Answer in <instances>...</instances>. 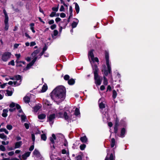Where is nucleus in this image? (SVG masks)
Instances as JSON below:
<instances>
[{"mask_svg":"<svg viewBox=\"0 0 160 160\" xmlns=\"http://www.w3.org/2000/svg\"><path fill=\"white\" fill-rule=\"evenodd\" d=\"M86 147V145L84 144H83L80 145V148L81 150H84Z\"/></svg>","mask_w":160,"mask_h":160,"instance_id":"40","label":"nucleus"},{"mask_svg":"<svg viewBox=\"0 0 160 160\" xmlns=\"http://www.w3.org/2000/svg\"><path fill=\"white\" fill-rule=\"evenodd\" d=\"M119 119L117 117L115 121V124L114 127V132L116 134L118 132V127L119 126Z\"/></svg>","mask_w":160,"mask_h":160,"instance_id":"5","label":"nucleus"},{"mask_svg":"<svg viewBox=\"0 0 160 160\" xmlns=\"http://www.w3.org/2000/svg\"><path fill=\"white\" fill-rule=\"evenodd\" d=\"M115 157L113 156V154L111 153L110 154L109 158H108L106 156L104 160H115Z\"/></svg>","mask_w":160,"mask_h":160,"instance_id":"12","label":"nucleus"},{"mask_svg":"<svg viewBox=\"0 0 160 160\" xmlns=\"http://www.w3.org/2000/svg\"><path fill=\"white\" fill-rule=\"evenodd\" d=\"M92 69L94 75L95 83L96 85H100L102 81V78H101L98 75L99 69L96 64H95L92 67Z\"/></svg>","mask_w":160,"mask_h":160,"instance_id":"2","label":"nucleus"},{"mask_svg":"<svg viewBox=\"0 0 160 160\" xmlns=\"http://www.w3.org/2000/svg\"><path fill=\"white\" fill-rule=\"evenodd\" d=\"M12 65V66H14L15 65L14 61L13 60H12L10 62H9L8 63V65Z\"/></svg>","mask_w":160,"mask_h":160,"instance_id":"47","label":"nucleus"},{"mask_svg":"<svg viewBox=\"0 0 160 160\" xmlns=\"http://www.w3.org/2000/svg\"><path fill=\"white\" fill-rule=\"evenodd\" d=\"M48 89V86L46 84H44L42 88L41 92H45Z\"/></svg>","mask_w":160,"mask_h":160,"instance_id":"17","label":"nucleus"},{"mask_svg":"<svg viewBox=\"0 0 160 160\" xmlns=\"http://www.w3.org/2000/svg\"><path fill=\"white\" fill-rule=\"evenodd\" d=\"M8 19H4V23L5 27L4 30L5 31H7L8 29L9 25L8 23Z\"/></svg>","mask_w":160,"mask_h":160,"instance_id":"11","label":"nucleus"},{"mask_svg":"<svg viewBox=\"0 0 160 160\" xmlns=\"http://www.w3.org/2000/svg\"><path fill=\"white\" fill-rule=\"evenodd\" d=\"M92 61H94V62H99L98 59L97 57L94 58H94L92 59Z\"/></svg>","mask_w":160,"mask_h":160,"instance_id":"52","label":"nucleus"},{"mask_svg":"<svg viewBox=\"0 0 160 160\" xmlns=\"http://www.w3.org/2000/svg\"><path fill=\"white\" fill-rule=\"evenodd\" d=\"M34 59L32 60L30 62L31 63L32 65H33L36 61L37 60L38 57H34Z\"/></svg>","mask_w":160,"mask_h":160,"instance_id":"43","label":"nucleus"},{"mask_svg":"<svg viewBox=\"0 0 160 160\" xmlns=\"http://www.w3.org/2000/svg\"><path fill=\"white\" fill-rule=\"evenodd\" d=\"M80 114V112L79 109L78 108H76L75 110L74 115L77 116Z\"/></svg>","mask_w":160,"mask_h":160,"instance_id":"31","label":"nucleus"},{"mask_svg":"<svg viewBox=\"0 0 160 160\" xmlns=\"http://www.w3.org/2000/svg\"><path fill=\"white\" fill-rule=\"evenodd\" d=\"M94 51V50L93 49H91L89 52L88 53V57L89 58L90 57L91 58V60H92V59L94 58V55L93 53V52Z\"/></svg>","mask_w":160,"mask_h":160,"instance_id":"8","label":"nucleus"},{"mask_svg":"<svg viewBox=\"0 0 160 160\" xmlns=\"http://www.w3.org/2000/svg\"><path fill=\"white\" fill-rule=\"evenodd\" d=\"M6 128L10 130L12 129L13 127L11 125L8 124L7 125Z\"/></svg>","mask_w":160,"mask_h":160,"instance_id":"45","label":"nucleus"},{"mask_svg":"<svg viewBox=\"0 0 160 160\" xmlns=\"http://www.w3.org/2000/svg\"><path fill=\"white\" fill-rule=\"evenodd\" d=\"M16 140L17 141H19V140H21V138L18 135L16 137Z\"/></svg>","mask_w":160,"mask_h":160,"instance_id":"61","label":"nucleus"},{"mask_svg":"<svg viewBox=\"0 0 160 160\" xmlns=\"http://www.w3.org/2000/svg\"><path fill=\"white\" fill-rule=\"evenodd\" d=\"M106 63L108 71H110V69H111V68L110 66L109 60L106 61Z\"/></svg>","mask_w":160,"mask_h":160,"instance_id":"37","label":"nucleus"},{"mask_svg":"<svg viewBox=\"0 0 160 160\" xmlns=\"http://www.w3.org/2000/svg\"><path fill=\"white\" fill-rule=\"evenodd\" d=\"M0 138L4 140H6L7 139V136L4 133H0Z\"/></svg>","mask_w":160,"mask_h":160,"instance_id":"24","label":"nucleus"},{"mask_svg":"<svg viewBox=\"0 0 160 160\" xmlns=\"http://www.w3.org/2000/svg\"><path fill=\"white\" fill-rule=\"evenodd\" d=\"M63 117L65 120H68L69 117V116L68 115V113L66 112H64Z\"/></svg>","mask_w":160,"mask_h":160,"instance_id":"26","label":"nucleus"},{"mask_svg":"<svg viewBox=\"0 0 160 160\" xmlns=\"http://www.w3.org/2000/svg\"><path fill=\"white\" fill-rule=\"evenodd\" d=\"M66 14L63 12L61 13L60 14V16L62 18H64L66 17Z\"/></svg>","mask_w":160,"mask_h":160,"instance_id":"57","label":"nucleus"},{"mask_svg":"<svg viewBox=\"0 0 160 160\" xmlns=\"http://www.w3.org/2000/svg\"><path fill=\"white\" fill-rule=\"evenodd\" d=\"M59 11L60 12H64L65 11V8L63 5L61 6V8L59 9Z\"/></svg>","mask_w":160,"mask_h":160,"instance_id":"55","label":"nucleus"},{"mask_svg":"<svg viewBox=\"0 0 160 160\" xmlns=\"http://www.w3.org/2000/svg\"><path fill=\"white\" fill-rule=\"evenodd\" d=\"M78 23V22H75L73 21L71 24L72 28H76L77 26Z\"/></svg>","mask_w":160,"mask_h":160,"instance_id":"34","label":"nucleus"},{"mask_svg":"<svg viewBox=\"0 0 160 160\" xmlns=\"http://www.w3.org/2000/svg\"><path fill=\"white\" fill-rule=\"evenodd\" d=\"M80 140L83 143H86L88 141V138L85 135L81 137L80 138Z\"/></svg>","mask_w":160,"mask_h":160,"instance_id":"14","label":"nucleus"},{"mask_svg":"<svg viewBox=\"0 0 160 160\" xmlns=\"http://www.w3.org/2000/svg\"><path fill=\"white\" fill-rule=\"evenodd\" d=\"M66 90L65 87L62 86H60L56 87L50 93L51 98L53 99V94L55 96L58 98H60L62 100H64L66 97Z\"/></svg>","mask_w":160,"mask_h":160,"instance_id":"1","label":"nucleus"},{"mask_svg":"<svg viewBox=\"0 0 160 160\" xmlns=\"http://www.w3.org/2000/svg\"><path fill=\"white\" fill-rule=\"evenodd\" d=\"M22 144V141H19L16 142L15 143V148H19Z\"/></svg>","mask_w":160,"mask_h":160,"instance_id":"10","label":"nucleus"},{"mask_svg":"<svg viewBox=\"0 0 160 160\" xmlns=\"http://www.w3.org/2000/svg\"><path fill=\"white\" fill-rule=\"evenodd\" d=\"M58 10V7H53L52 8V10L54 11V12H57Z\"/></svg>","mask_w":160,"mask_h":160,"instance_id":"48","label":"nucleus"},{"mask_svg":"<svg viewBox=\"0 0 160 160\" xmlns=\"http://www.w3.org/2000/svg\"><path fill=\"white\" fill-rule=\"evenodd\" d=\"M58 34V31L57 30H54L53 31V34H52V38L53 37V36H57Z\"/></svg>","mask_w":160,"mask_h":160,"instance_id":"39","label":"nucleus"},{"mask_svg":"<svg viewBox=\"0 0 160 160\" xmlns=\"http://www.w3.org/2000/svg\"><path fill=\"white\" fill-rule=\"evenodd\" d=\"M74 4H75V9L76 11V12L77 14H78L79 12L80 8L78 4L76 2H74Z\"/></svg>","mask_w":160,"mask_h":160,"instance_id":"22","label":"nucleus"},{"mask_svg":"<svg viewBox=\"0 0 160 160\" xmlns=\"http://www.w3.org/2000/svg\"><path fill=\"white\" fill-rule=\"evenodd\" d=\"M55 118V114L53 113L50 114L48 117H47L48 120L50 122H52V123L53 122V120Z\"/></svg>","mask_w":160,"mask_h":160,"instance_id":"6","label":"nucleus"},{"mask_svg":"<svg viewBox=\"0 0 160 160\" xmlns=\"http://www.w3.org/2000/svg\"><path fill=\"white\" fill-rule=\"evenodd\" d=\"M3 12L5 15V19H8V17L5 9L3 10Z\"/></svg>","mask_w":160,"mask_h":160,"instance_id":"35","label":"nucleus"},{"mask_svg":"<svg viewBox=\"0 0 160 160\" xmlns=\"http://www.w3.org/2000/svg\"><path fill=\"white\" fill-rule=\"evenodd\" d=\"M104 75L105 76H107L109 73L111 74L112 73V70L111 69H110V71H108V69L107 70H105L104 71Z\"/></svg>","mask_w":160,"mask_h":160,"instance_id":"27","label":"nucleus"},{"mask_svg":"<svg viewBox=\"0 0 160 160\" xmlns=\"http://www.w3.org/2000/svg\"><path fill=\"white\" fill-rule=\"evenodd\" d=\"M11 53L9 52H5L2 56V60L4 62L7 61L8 59L11 58Z\"/></svg>","mask_w":160,"mask_h":160,"instance_id":"4","label":"nucleus"},{"mask_svg":"<svg viewBox=\"0 0 160 160\" xmlns=\"http://www.w3.org/2000/svg\"><path fill=\"white\" fill-rule=\"evenodd\" d=\"M57 26L55 24H53L52 25H51L50 26V28L52 30H53L54 29L56 28Z\"/></svg>","mask_w":160,"mask_h":160,"instance_id":"53","label":"nucleus"},{"mask_svg":"<svg viewBox=\"0 0 160 160\" xmlns=\"http://www.w3.org/2000/svg\"><path fill=\"white\" fill-rule=\"evenodd\" d=\"M6 91L8 96H11L12 95L13 92L12 91H9L8 90H6Z\"/></svg>","mask_w":160,"mask_h":160,"instance_id":"42","label":"nucleus"},{"mask_svg":"<svg viewBox=\"0 0 160 160\" xmlns=\"http://www.w3.org/2000/svg\"><path fill=\"white\" fill-rule=\"evenodd\" d=\"M24 126H25L26 128L27 129H29V126L28 124L25 123L24 124Z\"/></svg>","mask_w":160,"mask_h":160,"instance_id":"58","label":"nucleus"},{"mask_svg":"<svg viewBox=\"0 0 160 160\" xmlns=\"http://www.w3.org/2000/svg\"><path fill=\"white\" fill-rule=\"evenodd\" d=\"M15 79L16 80H21L22 78V76L20 75H16L14 76Z\"/></svg>","mask_w":160,"mask_h":160,"instance_id":"30","label":"nucleus"},{"mask_svg":"<svg viewBox=\"0 0 160 160\" xmlns=\"http://www.w3.org/2000/svg\"><path fill=\"white\" fill-rule=\"evenodd\" d=\"M21 121L22 122H24L25 121V120L27 119L26 116L25 115H22L21 116Z\"/></svg>","mask_w":160,"mask_h":160,"instance_id":"41","label":"nucleus"},{"mask_svg":"<svg viewBox=\"0 0 160 160\" xmlns=\"http://www.w3.org/2000/svg\"><path fill=\"white\" fill-rule=\"evenodd\" d=\"M55 22L56 23H58L61 20V19L59 18H57L55 19Z\"/></svg>","mask_w":160,"mask_h":160,"instance_id":"59","label":"nucleus"},{"mask_svg":"<svg viewBox=\"0 0 160 160\" xmlns=\"http://www.w3.org/2000/svg\"><path fill=\"white\" fill-rule=\"evenodd\" d=\"M47 138L46 134L44 133L42 134L41 135V139L42 140L46 141Z\"/></svg>","mask_w":160,"mask_h":160,"instance_id":"32","label":"nucleus"},{"mask_svg":"<svg viewBox=\"0 0 160 160\" xmlns=\"http://www.w3.org/2000/svg\"><path fill=\"white\" fill-rule=\"evenodd\" d=\"M40 50L39 49H37L34 50L31 54V55L32 57H35L36 55L39 53Z\"/></svg>","mask_w":160,"mask_h":160,"instance_id":"20","label":"nucleus"},{"mask_svg":"<svg viewBox=\"0 0 160 160\" xmlns=\"http://www.w3.org/2000/svg\"><path fill=\"white\" fill-rule=\"evenodd\" d=\"M3 112L2 113V116L4 118H6L8 116L7 112L8 111L7 109H4L2 111Z\"/></svg>","mask_w":160,"mask_h":160,"instance_id":"16","label":"nucleus"},{"mask_svg":"<svg viewBox=\"0 0 160 160\" xmlns=\"http://www.w3.org/2000/svg\"><path fill=\"white\" fill-rule=\"evenodd\" d=\"M32 65H33L30 62L27 65V66L25 68H23V71L22 72H23L24 71H26L29 69Z\"/></svg>","mask_w":160,"mask_h":160,"instance_id":"15","label":"nucleus"},{"mask_svg":"<svg viewBox=\"0 0 160 160\" xmlns=\"http://www.w3.org/2000/svg\"><path fill=\"white\" fill-rule=\"evenodd\" d=\"M99 106L100 109H102L105 108V105L102 102L99 104Z\"/></svg>","mask_w":160,"mask_h":160,"instance_id":"29","label":"nucleus"},{"mask_svg":"<svg viewBox=\"0 0 160 160\" xmlns=\"http://www.w3.org/2000/svg\"><path fill=\"white\" fill-rule=\"evenodd\" d=\"M15 106V104L13 102H12L9 105L10 108H13Z\"/></svg>","mask_w":160,"mask_h":160,"instance_id":"51","label":"nucleus"},{"mask_svg":"<svg viewBox=\"0 0 160 160\" xmlns=\"http://www.w3.org/2000/svg\"><path fill=\"white\" fill-rule=\"evenodd\" d=\"M56 15V12H52L50 14L49 16L51 17H54Z\"/></svg>","mask_w":160,"mask_h":160,"instance_id":"50","label":"nucleus"},{"mask_svg":"<svg viewBox=\"0 0 160 160\" xmlns=\"http://www.w3.org/2000/svg\"><path fill=\"white\" fill-rule=\"evenodd\" d=\"M117 96V92L115 90H113L112 91V98L113 99H115Z\"/></svg>","mask_w":160,"mask_h":160,"instance_id":"33","label":"nucleus"},{"mask_svg":"<svg viewBox=\"0 0 160 160\" xmlns=\"http://www.w3.org/2000/svg\"><path fill=\"white\" fill-rule=\"evenodd\" d=\"M64 113L62 112H60L58 113V115L60 116L61 118H62L63 117Z\"/></svg>","mask_w":160,"mask_h":160,"instance_id":"63","label":"nucleus"},{"mask_svg":"<svg viewBox=\"0 0 160 160\" xmlns=\"http://www.w3.org/2000/svg\"><path fill=\"white\" fill-rule=\"evenodd\" d=\"M4 132L6 134H8L9 133V132L5 128H2L0 129V132Z\"/></svg>","mask_w":160,"mask_h":160,"instance_id":"36","label":"nucleus"},{"mask_svg":"<svg viewBox=\"0 0 160 160\" xmlns=\"http://www.w3.org/2000/svg\"><path fill=\"white\" fill-rule=\"evenodd\" d=\"M21 44L20 43H15L13 45V48L14 49L17 48L18 46Z\"/></svg>","mask_w":160,"mask_h":160,"instance_id":"54","label":"nucleus"},{"mask_svg":"<svg viewBox=\"0 0 160 160\" xmlns=\"http://www.w3.org/2000/svg\"><path fill=\"white\" fill-rule=\"evenodd\" d=\"M17 4H18V5L20 7H22L23 5V3L21 1L18 2L17 3Z\"/></svg>","mask_w":160,"mask_h":160,"instance_id":"60","label":"nucleus"},{"mask_svg":"<svg viewBox=\"0 0 160 160\" xmlns=\"http://www.w3.org/2000/svg\"><path fill=\"white\" fill-rule=\"evenodd\" d=\"M46 115L45 114H41L38 116V118L39 119L42 120L46 118Z\"/></svg>","mask_w":160,"mask_h":160,"instance_id":"21","label":"nucleus"},{"mask_svg":"<svg viewBox=\"0 0 160 160\" xmlns=\"http://www.w3.org/2000/svg\"><path fill=\"white\" fill-rule=\"evenodd\" d=\"M41 107L38 105H36L33 107V111L34 112H36Z\"/></svg>","mask_w":160,"mask_h":160,"instance_id":"23","label":"nucleus"},{"mask_svg":"<svg viewBox=\"0 0 160 160\" xmlns=\"http://www.w3.org/2000/svg\"><path fill=\"white\" fill-rule=\"evenodd\" d=\"M115 142H116L115 139L114 138H112L111 139V148H112L114 146L115 144Z\"/></svg>","mask_w":160,"mask_h":160,"instance_id":"25","label":"nucleus"},{"mask_svg":"<svg viewBox=\"0 0 160 160\" xmlns=\"http://www.w3.org/2000/svg\"><path fill=\"white\" fill-rule=\"evenodd\" d=\"M33 154L37 158H39L41 156V154L39 151L35 149L33 152Z\"/></svg>","mask_w":160,"mask_h":160,"instance_id":"9","label":"nucleus"},{"mask_svg":"<svg viewBox=\"0 0 160 160\" xmlns=\"http://www.w3.org/2000/svg\"><path fill=\"white\" fill-rule=\"evenodd\" d=\"M77 160H82V157L80 155H78L76 157Z\"/></svg>","mask_w":160,"mask_h":160,"instance_id":"49","label":"nucleus"},{"mask_svg":"<svg viewBox=\"0 0 160 160\" xmlns=\"http://www.w3.org/2000/svg\"><path fill=\"white\" fill-rule=\"evenodd\" d=\"M103 83L105 85H107L108 84V81L107 79L106 78V77L104 76H103Z\"/></svg>","mask_w":160,"mask_h":160,"instance_id":"38","label":"nucleus"},{"mask_svg":"<svg viewBox=\"0 0 160 160\" xmlns=\"http://www.w3.org/2000/svg\"><path fill=\"white\" fill-rule=\"evenodd\" d=\"M23 100L25 103H28L30 102V98L28 96H26L24 97Z\"/></svg>","mask_w":160,"mask_h":160,"instance_id":"19","label":"nucleus"},{"mask_svg":"<svg viewBox=\"0 0 160 160\" xmlns=\"http://www.w3.org/2000/svg\"><path fill=\"white\" fill-rule=\"evenodd\" d=\"M48 46L45 44L44 47L43 48L42 51L45 52L47 49Z\"/></svg>","mask_w":160,"mask_h":160,"instance_id":"64","label":"nucleus"},{"mask_svg":"<svg viewBox=\"0 0 160 160\" xmlns=\"http://www.w3.org/2000/svg\"><path fill=\"white\" fill-rule=\"evenodd\" d=\"M52 137H50L49 138L50 141L49 144L51 150L53 151L56 148L55 140H56V137L55 134L53 133L52 134Z\"/></svg>","mask_w":160,"mask_h":160,"instance_id":"3","label":"nucleus"},{"mask_svg":"<svg viewBox=\"0 0 160 160\" xmlns=\"http://www.w3.org/2000/svg\"><path fill=\"white\" fill-rule=\"evenodd\" d=\"M106 61L109 60V55L108 52L105 51V52Z\"/></svg>","mask_w":160,"mask_h":160,"instance_id":"28","label":"nucleus"},{"mask_svg":"<svg viewBox=\"0 0 160 160\" xmlns=\"http://www.w3.org/2000/svg\"><path fill=\"white\" fill-rule=\"evenodd\" d=\"M70 78V76L68 74L65 75L64 77V79L66 81H68Z\"/></svg>","mask_w":160,"mask_h":160,"instance_id":"44","label":"nucleus"},{"mask_svg":"<svg viewBox=\"0 0 160 160\" xmlns=\"http://www.w3.org/2000/svg\"><path fill=\"white\" fill-rule=\"evenodd\" d=\"M31 153L30 152H27L25 153L24 154H22V158L24 160H26L27 159V158L29 156Z\"/></svg>","mask_w":160,"mask_h":160,"instance_id":"7","label":"nucleus"},{"mask_svg":"<svg viewBox=\"0 0 160 160\" xmlns=\"http://www.w3.org/2000/svg\"><path fill=\"white\" fill-rule=\"evenodd\" d=\"M75 79L72 78L69 79L68 81V83L70 85H72L75 83Z\"/></svg>","mask_w":160,"mask_h":160,"instance_id":"13","label":"nucleus"},{"mask_svg":"<svg viewBox=\"0 0 160 160\" xmlns=\"http://www.w3.org/2000/svg\"><path fill=\"white\" fill-rule=\"evenodd\" d=\"M54 22V20L52 19L50 20L48 22V23L49 25H51L53 24Z\"/></svg>","mask_w":160,"mask_h":160,"instance_id":"62","label":"nucleus"},{"mask_svg":"<svg viewBox=\"0 0 160 160\" xmlns=\"http://www.w3.org/2000/svg\"><path fill=\"white\" fill-rule=\"evenodd\" d=\"M0 150L2 151H5L6 150L5 147L3 145H0Z\"/></svg>","mask_w":160,"mask_h":160,"instance_id":"46","label":"nucleus"},{"mask_svg":"<svg viewBox=\"0 0 160 160\" xmlns=\"http://www.w3.org/2000/svg\"><path fill=\"white\" fill-rule=\"evenodd\" d=\"M31 137L32 141L33 142H34L35 141V136L34 134L33 133L32 134Z\"/></svg>","mask_w":160,"mask_h":160,"instance_id":"56","label":"nucleus"},{"mask_svg":"<svg viewBox=\"0 0 160 160\" xmlns=\"http://www.w3.org/2000/svg\"><path fill=\"white\" fill-rule=\"evenodd\" d=\"M126 132V130L125 128H123L121 129L120 136L121 137H123Z\"/></svg>","mask_w":160,"mask_h":160,"instance_id":"18","label":"nucleus"}]
</instances>
